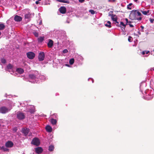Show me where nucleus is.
Here are the masks:
<instances>
[{
  "label": "nucleus",
  "instance_id": "obj_43",
  "mask_svg": "<svg viewBox=\"0 0 154 154\" xmlns=\"http://www.w3.org/2000/svg\"><path fill=\"white\" fill-rule=\"evenodd\" d=\"M129 25L131 27H132L134 26L131 24H129Z\"/></svg>",
  "mask_w": 154,
  "mask_h": 154
},
{
  "label": "nucleus",
  "instance_id": "obj_48",
  "mask_svg": "<svg viewBox=\"0 0 154 154\" xmlns=\"http://www.w3.org/2000/svg\"><path fill=\"white\" fill-rule=\"evenodd\" d=\"M7 69H8V70H9V69H11V68H7Z\"/></svg>",
  "mask_w": 154,
  "mask_h": 154
},
{
  "label": "nucleus",
  "instance_id": "obj_16",
  "mask_svg": "<svg viewBox=\"0 0 154 154\" xmlns=\"http://www.w3.org/2000/svg\"><path fill=\"white\" fill-rule=\"evenodd\" d=\"M140 11L142 12V13L144 15H149L150 14L149 13V10H148L147 11H143L142 10H140Z\"/></svg>",
  "mask_w": 154,
  "mask_h": 154
},
{
  "label": "nucleus",
  "instance_id": "obj_23",
  "mask_svg": "<svg viewBox=\"0 0 154 154\" xmlns=\"http://www.w3.org/2000/svg\"><path fill=\"white\" fill-rule=\"evenodd\" d=\"M5 28V26L3 23H0V30L4 29Z\"/></svg>",
  "mask_w": 154,
  "mask_h": 154
},
{
  "label": "nucleus",
  "instance_id": "obj_20",
  "mask_svg": "<svg viewBox=\"0 0 154 154\" xmlns=\"http://www.w3.org/2000/svg\"><path fill=\"white\" fill-rule=\"evenodd\" d=\"M107 24L105 23V26L108 28H111V22L109 21H107Z\"/></svg>",
  "mask_w": 154,
  "mask_h": 154
},
{
  "label": "nucleus",
  "instance_id": "obj_22",
  "mask_svg": "<svg viewBox=\"0 0 154 154\" xmlns=\"http://www.w3.org/2000/svg\"><path fill=\"white\" fill-rule=\"evenodd\" d=\"M45 37L44 36L40 37L38 38V41L39 42H42L44 40Z\"/></svg>",
  "mask_w": 154,
  "mask_h": 154
},
{
  "label": "nucleus",
  "instance_id": "obj_35",
  "mask_svg": "<svg viewBox=\"0 0 154 154\" xmlns=\"http://www.w3.org/2000/svg\"><path fill=\"white\" fill-rule=\"evenodd\" d=\"M116 0H108V1L109 2H110L112 3L115 2H116Z\"/></svg>",
  "mask_w": 154,
  "mask_h": 154
},
{
  "label": "nucleus",
  "instance_id": "obj_25",
  "mask_svg": "<svg viewBox=\"0 0 154 154\" xmlns=\"http://www.w3.org/2000/svg\"><path fill=\"white\" fill-rule=\"evenodd\" d=\"M1 149L2 150L4 151H8V149L7 148L5 147L4 146H3L1 147Z\"/></svg>",
  "mask_w": 154,
  "mask_h": 154
},
{
  "label": "nucleus",
  "instance_id": "obj_41",
  "mask_svg": "<svg viewBox=\"0 0 154 154\" xmlns=\"http://www.w3.org/2000/svg\"><path fill=\"white\" fill-rule=\"evenodd\" d=\"M85 0H79V2L80 3H83L84 2Z\"/></svg>",
  "mask_w": 154,
  "mask_h": 154
},
{
  "label": "nucleus",
  "instance_id": "obj_36",
  "mask_svg": "<svg viewBox=\"0 0 154 154\" xmlns=\"http://www.w3.org/2000/svg\"><path fill=\"white\" fill-rule=\"evenodd\" d=\"M68 52V51L67 49H65L63 50V53H66Z\"/></svg>",
  "mask_w": 154,
  "mask_h": 154
},
{
  "label": "nucleus",
  "instance_id": "obj_17",
  "mask_svg": "<svg viewBox=\"0 0 154 154\" xmlns=\"http://www.w3.org/2000/svg\"><path fill=\"white\" fill-rule=\"evenodd\" d=\"M46 130L48 132H51L52 131V128L49 125H47L46 127Z\"/></svg>",
  "mask_w": 154,
  "mask_h": 154
},
{
  "label": "nucleus",
  "instance_id": "obj_29",
  "mask_svg": "<svg viewBox=\"0 0 154 154\" xmlns=\"http://www.w3.org/2000/svg\"><path fill=\"white\" fill-rule=\"evenodd\" d=\"M1 62L2 63L4 64L6 63V60L4 58H2L1 59Z\"/></svg>",
  "mask_w": 154,
  "mask_h": 154
},
{
  "label": "nucleus",
  "instance_id": "obj_15",
  "mask_svg": "<svg viewBox=\"0 0 154 154\" xmlns=\"http://www.w3.org/2000/svg\"><path fill=\"white\" fill-rule=\"evenodd\" d=\"M110 16H111V18H112V20L113 21H116L117 20V18L116 17V15H114L113 14H110Z\"/></svg>",
  "mask_w": 154,
  "mask_h": 154
},
{
  "label": "nucleus",
  "instance_id": "obj_50",
  "mask_svg": "<svg viewBox=\"0 0 154 154\" xmlns=\"http://www.w3.org/2000/svg\"><path fill=\"white\" fill-rule=\"evenodd\" d=\"M38 1H41V0H38Z\"/></svg>",
  "mask_w": 154,
  "mask_h": 154
},
{
  "label": "nucleus",
  "instance_id": "obj_21",
  "mask_svg": "<svg viewBox=\"0 0 154 154\" xmlns=\"http://www.w3.org/2000/svg\"><path fill=\"white\" fill-rule=\"evenodd\" d=\"M50 122L53 125H54L56 123V120L55 119H50Z\"/></svg>",
  "mask_w": 154,
  "mask_h": 154
},
{
  "label": "nucleus",
  "instance_id": "obj_10",
  "mask_svg": "<svg viewBox=\"0 0 154 154\" xmlns=\"http://www.w3.org/2000/svg\"><path fill=\"white\" fill-rule=\"evenodd\" d=\"M35 152L38 154H40L42 152V149L41 147H38L35 148Z\"/></svg>",
  "mask_w": 154,
  "mask_h": 154
},
{
  "label": "nucleus",
  "instance_id": "obj_37",
  "mask_svg": "<svg viewBox=\"0 0 154 154\" xmlns=\"http://www.w3.org/2000/svg\"><path fill=\"white\" fill-rule=\"evenodd\" d=\"M149 20L151 23H153L154 21V19L150 18Z\"/></svg>",
  "mask_w": 154,
  "mask_h": 154
},
{
  "label": "nucleus",
  "instance_id": "obj_26",
  "mask_svg": "<svg viewBox=\"0 0 154 154\" xmlns=\"http://www.w3.org/2000/svg\"><path fill=\"white\" fill-rule=\"evenodd\" d=\"M74 62V59L73 58H72L69 60V63L70 65H72Z\"/></svg>",
  "mask_w": 154,
  "mask_h": 154
},
{
  "label": "nucleus",
  "instance_id": "obj_51",
  "mask_svg": "<svg viewBox=\"0 0 154 154\" xmlns=\"http://www.w3.org/2000/svg\"><path fill=\"white\" fill-rule=\"evenodd\" d=\"M153 70H154V69H153Z\"/></svg>",
  "mask_w": 154,
  "mask_h": 154
},
{
  "label": "nucleus",
  "instance_id": "obj_6",
  "mask_svg": "<svg viewBox=\"0 0 154 154\" xmlns=\"http://www.w3.org/2000/svg\"><path fill=\"white\" fill-rule=\"evenodd\" d=\"M34 15V14L30 12H29L25 14V18L26 19H27L28 21H29L30 18L33 17Z\"/></svg>",
  "mask_w": 154,
  "mask_h": 154
},
{
  "label": "nucleus",
  "instance_id": "obj_42",
  "mask_svg": "<svg viewBox=\"0 0 154 154\" xmlns=\"http://www.w3.org/2000/svg\"><path fill=\"white\" fill-rule=\"evenodd\" d=\"M145 51V54H148L149 53V51Z\"/></svg>",
  "mask_w": 154,
  "mask_h": 154
},
{
  "label": "nucleus",
  "instance_id": "obj_46",
  "mask_svg": "<svg viewBox=\"0 0 154 154\" xmlns=\"http://www.w3.org/2000/svg\"><path fill=\"white\" fill-rule=\"evenodd\" d=\"M116 22L115 23H117V24H119V23L117 22V20H116V21H115Z\"/></svg>",
  "mask_w": 154,
  "mask_h": 154
},
{
  "label": "nucleus",
  "instance_id": "obj_11",
  "mask_svg": "<svg viewBox=\"0 0 154 154\" xmlns=\"http://www.w3.org/2000/svg\"><path fill=\"white\" fill-rule=\"evenodd\" d=\"M29 132V129L27 128H23L22 129V133L24 134L25 136H26V135L28 134Z\"/></svg>",
  "mask_w": 154,
  "mask_h": 154
},
{
  "label": "nucleus",
  "instance_id": "obj_8",
  "mask_svg": "<svg viewBox=\"0 0 154 154\" xmlns=\"http://www.w3.org/2000/svg\"><path fill=\"white\" fill-rule=\"evenodd\" d=\"M13 146V143L11 141H8L5 143V146L7 148H11Z\"/></svg>",
  "mask_w": 154,
  "mask_h": 154
},
{
  "label": "nucleus",
  "instance_id": "obj_52",
  "mask_svg": "<svg viewBox=\"0 0 154 154\" xmlns=\"http://www.w3.org/2000/svg\"><path fill=\"white\" fill-rule=\"evenodd\" d=\"M1 149V148H0V149Z\"/></svg>",
  "mask_w": 154,
  "mask_h": 154
},
{
  "label": "nucleus",
  "instance_id": "obj_14",
  "mask_svg": "<svg viewBox=\"0 0 154 154\" xmlns=\"http://www.w3.org/2000/svg\"><path fill=\"white\" fill-rule=\"evenodd\" d=\"M53 44V42L51 39L49 40V42L47 44L48 47L49 48H51L52 47Z\"/></svg>",
  "mask_w": 154,
  "mask_h": 154
},
{
  "label": "nucleus",
  "instance_id": "obj_7",
  "mask_svg": "<svg viewBox=\"0 0 154 154\" xmlns=\"http://www.w3.org/2000/svg\"><path fill=\"white\" fill-rule=\"evenodd\" d=\"M27 56L28 58L30 59H33L35 56V54L32 52H29L26 53Z\"/></svg>",
  "mask_w": 154,
  "mask_h": 154
},
{
  "label": "nucleus",
  "instance_id": "obj_45",
  "mask_svg": "<svg viewBox=\"0 0 154 154\" xmlns=\"http://www.w3.org/2000/svg\"><path fill=\"white\" fill-rule=\"evenodd\" d=\"M35 3L36 4H38L39 3L38 1H36L35 2Z\"/></svg>",
  "mask_w": 154,
  "mask_h": 154
},
{
  "label": "nucleus",
  "instance_id": "obj_30",
  "mask_svg": "<svg viewBox=\"0 0 154 154\" xmlns=\"http://www.w3.org/2000/svg\"><path fill=\"white\" fill-rule=\"evenodd\" d=\"M128 40L129 42H131L132 41L133 38L129 36L128 37Z\"/></svg>",
  "mask_w": 154,
  "mask_h": 154
},
{
  "label": "nucleus",
  "instance_id": "obj_1",
  "mask_svg": "<svg viewBox=\"0 0 154 154\" xmlns=\"http://www.w3.org/2000/svg\"><path fill=\"white\" fill-rule=\"evenodd\" d=\"M142 15L137 10H133L130 14V17L132 20H137L140 21L142 20Z\"/></svg>",
  "mask_w": 154,
  "mask_h": 154
},
{
  "label": "nucleus",
  "instance_id": "obj_4",
  "mask_svg": "<svg viewBox=\"0 0 154 154\" xmlns=\"http://www.w3.org/2000/svg\"><path fill=\"white\" fill-rule=\"evenodd\" d=\"M17 118L20 120H23L25 118V115L23 113L19 112L17 113Z\"/></svg>",
  "mask_w": 154,
  "mask_h": 154
},
{
  "label": "nucleus",
  "instance_id": "obj_27",
  "mask_svg": "<svg viewBox=\"0 0 154 154\" xmlns=\"http://www.w3.org/2000/svg\"><path fill=\"white\" fill-rule=\"evenodd\" d=\"M29 78H30V79H35V76L33 74L29 75Z\"/></svg>",
  "mask_w": 154,
  "mask_h": 154
},
{
  "label": "nucleus",
  "instance_id": "obj_13",
  "mask_svg": "<svg viewBox=\"0 0 154 154\" xmlns=\"http://www.w3.org/2000/svg\"><path fill=\"white\" fill-rule=\"evenodd\" d=\"M15 72V73H18L21 74L23 72V70L21 68H17L16 69V70L14 71Z\"/></svg>",
  "mask_w": 154,
  "mask_h": 154
},
{
  "label": "nucleus",
  "instance_id": "obj_18",
  "mask_svg": "<svg viewBox=\"0 0 154 154\" xmlns=\"http://www.w3.org/2000/svg\"><path fill=\"white\" fill-rule=\"evenodd\" d=\"M134 8V6L132 3L129 4L127 6V8L129 10H131Z\"/></svg>",
  "mask_w": 154,
  "mask_h": 154
},
{
  "label": "nucleus",
  "instance_id": "obj_32",
  "mask_svg": "<svg viewBox=\"0 0 154 154\" xmlns=\"http://www.w3.org/2000/svg\"><path fill=\"white\" fill-rule=\"evenodd\" d=\"M125 21L127 24L129 25V24H130L131 23V22L130 21H128V19L127 18L125 19Z\"/></svg>",
  "mask_w": 154,
  "mask_h": 154
},
{
  "label": "nucleus",
  "instance_id": "obj_40",
  "mask_svg": "<svg viewBox=\"0 0 154 154\" xmlns=\"http://www.w3.org/2000/svg\"><path fill=\"white\" fill-rule=\"evenodd\" d=\"M140 27L141 29V31L143 32V29H144V27L143 26H141Z\"/></svg>",
  "mask_w": 154,
  "mask_h": 154
},
{
  "label": "nucleus",
  "instance_id": "obj_9",
  "mask_svg": "<svg viewBox=\"0 0 154 154\" xmlns=\"http://www.w3.org/2000/svg\"><path fill=\"white\" fill-rule=\"evenodd\" d=\"M59 11L60 13L64 14L66 13V9L65 7L62 6L59 8Z\"/></svg>",
  "mask_w": 154,
  "mask_h": 154
},
{
  "label": "nucleus",
  "instance_id": "obj_24",
  "mask_svg": "<svg viewBox=\"0 0 154 154\" xmlns=\"http://www.w3.org/2000/svg\"><path fill=\"white\" fill-rule=\"evenodd\" d=\"M54 147L52 145H51L49 146V147H48V150L49 151H52L54 150Z\"/></svg>",
  "mask_w": 154,
  "mask_h": 154
},
{
  "label": "nucleus",
  "instance_id": "obj_2",
  "mask_svg": "<svg viewBox=\"0 0 154 154\" xmlns=\"http://www.w3.org/2000/svg\"><path fill=\"white\" fill-rule=\"evenodd\" d=\"M10 110V109L7 108L5 106H2L0 108V113L5 114Z\"/></svg>",
  "mask_w": 154,
  "mask_h": 154
},
{
  "label": "nucleus",
  "instance_id": "obj_19",
  "mask_svg": "<svg viewBox=\"0 0 154 154\" xmlns=\"http://www.w3.org/2000/svg\"><path fill=\"white\" fill-rule=\"evenodd\" d=\"M57 1L60 2H63L67 4H69V0H57Z\"/></svg>",
  "mask_w": 154,
  "mask_h": 154
},
{
  "label": "nucleus",
  "instance_id": "obj_28",
  "mask_svg": "<svg viewBox=\"0 0 154 154\" xmlns=\"http://www.w3.org/2000/svg\"><path fill=\"white\" fill-rule=\"evenodd\" d=\"M35 111H34V109H29V112H30V113L31 114H33L34 113V112Z\"/></svg>",
  "mask_w": 154,
  "mask_h": 154
},
{
  "label": "nucleus",
  "instance_id": "obj_38",
  "mask_svg": "<svg viewBox=\"0 0 154 154\" xmlns=\"http://www.w3.org/2000/svg\"><path fill=\"white\" fill-rule=\"evenodd\" d=\"M12 65L11 64H9L7 66V67H12Z\"/></svg>",
  "mask_w": 154,
  "mask_h": 154
},
{
  "label": "nucleus",
  "instance_id": "obj_39",
  "mask_svg": "<svg viewBox=\"0 0 154 154\" xmlns=\"http://www.w3.org/2000/svg\"><path fill=\"white\" fill-rule=\"evenodd\" d=\"M17 128L15 127V128H13V131H14V132H16V131H17Z\"/></svg>",
  "mask_w": 154,
  "mask_h": 154
},
{
  "label": "nucleus",
  "instance_id": "obj_12",
  "mask_svg": "<svg viewBox=\"0 0 154 154\" xmlns=\"http://www.w3.org/2000/svg\"><path fill=\"white\" fill-rule=\"evenodd\" d=\"M14 20L17 22H20L22 20V18L20 16L16 15L14 16Z\"/></svg>",
  "mask_w": 154,
  "mask_h": 154
},
{
  "label": "nucleus",
  "instance_id": "obj_44",
  "mask_svg": "<svg viewBox=\"0 0 154 154\" xmlns=\"http://www.w3.org/2000/svg\"><path fill=\"white\" fill-rule=\"evenodd\" d=\"M142 54L143 55H144V54H145V51H143L142 52Z\"/></svg>",
  "mask_w": 154,
  "mask_h": 154
},
{
  "label": "nucleus",
  "instance_id": "obj_5",
  "mask_svg": "<svg viewBox=\"0 0 154 154\" xmlns=\"http://www.w3.org/2000/svg\"><path fill=\"white\" fill-rule=\"evenodd\" d=\"M45 54L44 52H41L38 54V58L39 61H42L44 59Z\"/></svg>",
  "mask_w": 154,
  "mask_h": 154
},
{
  "label": "nucleus",
  "instance_id": "obj_47",
  "mask_svg": "<svg viewBox=\"0 0 154 154\" xmlns=\"http://www.w3.org/2000/svg\"><path fill=\"white\" fill-rule=\"evenodd\" d=\"M65 66H69V65L67 64H66Z\"/></svg>",
  "mask_w": 154,
  "mask_h": 154
},
{
  "label": "nucleus",
  "instance_id": "obj_3",
  "mask_svg": "<svg viewBox=\"0 0 154 154\" xmlns=\"http://www.w3.org/2000/svg\"><path fill=\"white\" fill-rule=\"evenodd\" d=\"M31 144H33L34 145L38 146L40 145V141L37 138L35 137L33 138L32 140L31 141Z\"/></svg>",
  "mask_w": 154,
  "mask_h": 154
},
{
  "label": "nucleus",
  "instance_id": "obj_33",
  "mask_svg": "<svg viewBox=\"0 0 154 154\" xmlns=\"http://www.w3.org/2000/svg\"><path fill=\"white\" fill-rule=\"evenodd\" d=\"M34 35L36 37H38V33L35 31L33 33Z\"/></svg>",
  "mask_w": 154,
  "mask_h": 154
},
{
  "label": "nucleus",
  "instance_id": "obj_34",
  "mask_svg": "<svg viewBox=\"0 0 154 154\" xmlns=\"http://www.w3.org/2000/svg\"><path fill=\"white\" fill-rule=\"evenodd\" d=\"M120 25L123 26V27H124V28H125V24L122 22H120Z\"/></svg>",
  "mask_w": 154,
  "mask_h": 154
},
{
  "label": "nucleus",
  "instance_id": "obj_31",
  "mask_svg": "<svg viewBox=\"0 0 154 154\" xmlns=\"http://www.w3.org/2000/svg\"><path fill=\"white\" fill-rule=\"evenodd\" d=\"M89 12L91 13V14H93L95 13V11H94L93 10H90L89 11Z\"/></svg>",
  "mask_w": 154,
  "mask_h": 154
},
{
  "label": "nucleus",
  "instance_id": "obj_49",
  "mask_svg": "<svg viewBox=\"0 0 154 154\" xmlns=\"http://www.w3.org/2000/svg\"><path fill=\"white\" fill-rule=\"evenodd\" d=\"M1 35V32L0 31V35Z\"/></svg>",
  "mask_w": 154,
  "mask_h": 154
}]
</instances>
